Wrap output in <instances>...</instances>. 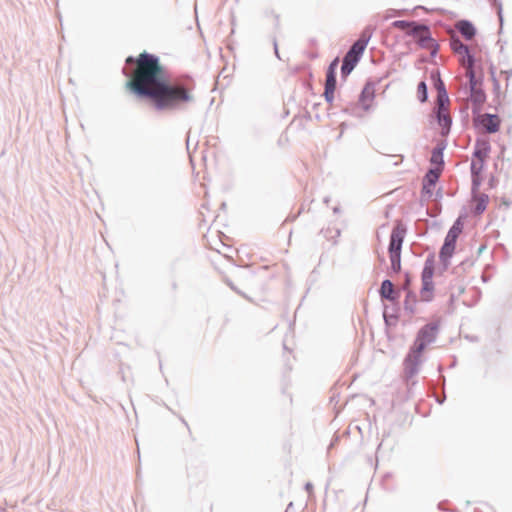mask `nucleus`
<instances>
[{
	"label": "nucleus",
	"mask_w": 512,
	"mask_h": 512,
	"mask_svg": "<svg viewBox=\"0 0 512 512\" xmlns=\"http://www.w3.org/2000/svg\"><path fill=\"white\" fill-rule=\"evenodd\" d=\"M126 64L134 69L125 87L136 97L148 100L158 111H178L195 101L194 86L182 80H169L160 59L147 52L136 58L129 56Z\"/></svg>",
	"instance_id": "1"
},
{
	"label": "nucleus",
	"mask_w": 512,
	"mask_h": 512,
	"mask_svg": "<svg viewBox=\"0 0 512 512\" xmlns=\"http://www.w3.org/2000/svg\"><path fill=\"white\" fill-rule=\"evenodd\" d=\"M436 332L437 326L432 324L425 325L420 329L414 345L404 361L406 369H410L411 372L414 371V368L419 363L421 353L435 339Z\"/></svg>",
	"instance_id": "2"
},
{
	"label": "nucleus",
	"mask_w": 512,
	"mask_h": 512,
	"mask_svg": "<svg viewBox=\"0 0 512 512\" xmlns=\"http://www.w3.org/2000/svg\"><path fill=\"white\" fill-rule=\"evenodd\" d=\"M371 34V31L365 29L361 33L359 39L352 45L350 50L346 53L341 67V72L343 76L349 75L351 71L355 68L368 45V42L371 38Z\"/></svg>",
	"instance_id": "3"
},
{
	"label": "nucleus",
	"mask_w": 512,
	"mask_h": 512,
	"mask_svg": "<svg viewBox=\"0 0 512 512\" xmlns=\"http://www.w3.org/2000/svg\"><path fill=\"white\" fill-rule=\"evenodd\" d=\"M405 234L406 229L402 223H397L391 232L388 252L391 268L395 273L401 270V248Z\"/></svg>",
	"instance_id": "4"
},
{
	"label": "nucleus",
	"mask_w": 512,
	"mask_h": 512,
	"mask_svg": "<svg viewBox=\"0 0 512 512\" xmlns=\"http://www.w3.org/2000/svg\"><path fill=\"white\" fill-rule=\"evenodd\" d=\"M435 86L438 90V97H437L438 120H439V123L441 126H443L444 128H448L451 124V118H450L449 111H448L449 98H448L447 92L445 90L444 83L442 82V80L439 77L437 78V80L435 82Z\"/></svg>",
	"instance_id": "5"
},
{
	"label": "nucleus",
	"mask_w": 512,
	"mask_h": 512,
	"mask_svg": "<svg viewBox=\"0 0 512 512\" xmlns=\"http://www.w3.org/2000/svg\"><path fill=\"white\" fill-rule=\"evenodd\" d=\"M338 66V58L334 59L328 68L325 82V91L324 96L327 101L332 102L334 98V93L336 90V69Z\"/></svg>",
	"instance_id": "6"
},
{
	"label": "nucleus",
	"mask_w": 512,
	"mask_h": 512,
	"mask_svg": "<svg viewBox=\"0 0 512 512\" xmlns=\"http://www.w3.org/2000/svg\"><path fill=\"white\" fill-rule=\"evenodd\" d=\"M442 172V168L440 167H432L427 174L425 175L423 182L422 192L431 196L433 193V187L436 184L440 174Z\"/></svg>",
	"instance_id": "7"
},
{
	"label": "nucleus",
	"mask_w": 512,
	"mask_h": 512,
	"mask_svg": "<svg viewBox=\"0 0 512 512\" xmlns=\"http://www.w3.org/2000/svg\"><path fill=\"white\" fill-rule=\"evenodd\" d=\"M477 121L486 132L495 133L499 130L500 119L496 115L483 114L478 117Z\"/></svg>",
	"instance_id": "8"
},
{
	"label": "nucleus",
	"mask_w": 512,
	"mask_h": 512,
	"mask_svg": "<svg viewBox=\"0 0 512 512\" xmlns=\"http://www.w3.org/2000/svg\"><path fill=\"white\" fill-rule=\"evenodd\" d=\"M490 150V139L487 136H483L477 140L473 156L487 159L489 157Z\"/></svg>",
	"instance_id": "9"
},
{
	"label": "nucleus",
	"mask_w": 512,
	"mask_h": 512,
	"mask_svg": "<svg viewBox=\"0 0 512 512\" xmlns=\"http://www.w3.org/2000/svg\"><path fill=\"white\" fill-rule=\"evenodd\" d=\"M410 35L413 36V38L420 44H424L427 40L430 39L429 29L426 26L417 23L411 30Z\"/></svg>",
	"instance_id": "10"
},
{
	"label": "nucleus",
	"mask_w": 512,
	"mask_h": 512,
	"mask_svg": "<svg viewBox=\"0 0 512 512\" xmlns=\"http://www.w3.org/2000/svg\"><path fill=\"white\" fill-rule=\"evenodd\" d=\"M375 94L374 85L371 83H367L360 95V102L365 109H368L373 101Z\"/></svg>",
	"instance_id": "11"
},
{
	"label": "nucleus",
	"mask_w": 512,
	"mask_h": 512,
	"mask_svg": "<svg viewBox=\"0 0 512 512\" xmlns=\"http://www.w3.org/2000/svg\"><path fill=\"white\" fill-rule=\"evenodd\" d=\"M485 161H486V159L473 156V159L471 162V172L473 175L474 184H479V182H480V175L483 171Z\"/></svg>",
	"instance_id": "12"
},
{
	"label": "nucleus",
	"mask_w": 512,
	"mask_h": 512,
	"mask_svg": "<svg viewBox=\"0 0 512 512\" xmlns=\"http://www.w3.org/2000/svg\"><path fill=\"white\" fill-rule=\"evenodd\" d=\"M456 28L467 40H471L476 32L474 26L468 21L458 22Z\"/></svg>",
	"instance_id": "13"
},
{
	"label": "nucleus",
	"mask_w": 512,
	"mask_h": 512,
	"mask_svg": "<svg viewBox=\"0 0 512 512\" xmlns=\"http://www.w3.org/2000/svg\"><path fill=\"white\" fill-rule=\"evenodd\" d=\"M474 211L476 214H481L487 207L488 196L485 194H475L473 197Z\"/></svg>",
	"instance_id": "14"
},
{
	"label": "nucleus",
	"mask_w": 512,
	"mask_h": 512,
	"mask_svg": "<svg viewBox=\"0 0 512 512\" xmlns=\"http://www.w3.org/2000/svg\"><path fill=\"white\" fill-rule=\"evenodd\" d=\"M460 62L466 68V76L469 78L470 86L476 85L475 73L473 70L474 61L472 56H468L467 60L463 57Z\"/></svg>",
	"instance_id": "15"
},
{
	"label": "nucleus",
	"mask_w": 512,
	"mask_h": 512,
	"mask_svg": "<svg viewBox=\"0 0 512 512\" xmlns=\"http://www.w3.org/2000/svg\"><path fill=\"white\" fill-rule=\"evenodd\" d=\"M450 46H451V49L459 55L460 57V60L465 57V59L467 60V57L468 56H471L469 54V50H468V47L466 45H464L460 40L458 39H452L451 40V43H450Z\"/></svg>",
	"instance_id": "16"
},
{
	"label": "nucleus",
	"mask_w": 512,
	"mask_h": 512,
	"mask_svg": "<svg viewBox=\"0 0 512 512\" xmlns=\"http://www.w3.org/2000/svg\"><path fill=\"white\" fill-rule=\"evenodd\" d=\"M456 240L446 236L444 245L440 251V257L444 260L450 258L455 250Z\"/></svg>",
	"instance_id": "17"
},
{
	"label": "nucleus",
	"mask_w": 512,
	"mask_h": 512,
	"mask_svg": "<svg viewBox=\"0 0 512 512\" xmlns=\"http://www.w3.org/2000/svg\"><path fill=\"white\" fill-rule=\"evenodd\" d=\"M380 294L383 298L388 300H395L396 295L394 292V285L390 280H384L381 285Z\"/></svg>",
	"instance_id": "18"
},
{
	"label": "nucleus",
	"mask_w": 512,
	"mask_h": 512,
	"mask_svg": "<svg viewBox=\"0 0 512 512\" xmlns=\"http://www.w3.org/2000/svg\"><path fill=\"white\" fill-rule=\"evenodd\" d=\"M471 87V99L477 104L481 105L485 102L486 96L482 89L478 88L477 85L470 86Z\"/></svg>",
	"instance_id": "19"
},
{
	"label": "nucleus",
	"mask_w": 512,
	"mask_h": 512,
	"mask_svg": "<svg viewBox=\"0 0 512 512\" xmlns=\"http://www.w3.org/2000/svg\"><path fill=\"white\" fill-rule=\"evenodd\" d=\"M433 282L422 281L421 298L424 301H429L432 298Z\"/></svg>",
	"instance_id": "20"
},
{
	"label": "nucleus",
	"mask_w": 512,
	"mask_h": 512,
	"mask_svg": "<svg viewBox=\"0 0 512 512\" xmlns=\"http://www.w3.org/2000/svg\"><path fill=\"white\" fill-rule=\"evenodd\" d=\"M462 229H463V223H462L461 219H457L455 221V223L453 224V226L448 231L446 236L450 237V239L457 240V238L459 237V235L462 232Z\"/></svg>",
	"instance_id": "21"
},
{
	"label": "nucleus",
	"mask_w": 512,
	"mask_h": 512,
	"mask_svg": "<svg viewBox=\"0 0 512 512\" xmlns=\"http://www.w3.org/2000/svg\"><path fill=\"white\" fill-rule=\"evenodd\" d=\"M430 161H431V164L433 165V167H440V168H442V164H443L442 149L435 148L432 151V155H431Z\"/></svg>",
	"instance_id": "22"
},
{
	"label": "nucleus",
	"mask_w": 512,
	"mask_h": 512,
	"mask_svg": "<svg viewBox=\"0 0 512 512\" xmlns=\"http://www.w3.org/2000/svg\"><path fill=\"white\" fill-rule=\"evenodd\" d=\"M415 22H407L403 20H397L392 23L393 27L405 31L408 35L411 34V30L415 26Z\"/></svg>",
	"instance_id": "23"
},
{
	"label": "nucleus",
	"mask_w": 512,
	"mask_h": 512,
	"mask_svg": "<svg viewBox=\"0 0 512 512\" xmlns=\"http://www.w3.org/2000/svg\"><path fill=\"white\" fill-rule=\"evenodd\" d=\"M417 95L421 102H425L427 100V86L425 82H420L417 87Z\"/></svg>",
	"instance_id": "24"
},
{
	"label": "nucleus",
	"mask_w": 512,
	"mask_h": 512,
	"mask_svg": "<svg viewBox=\"0 0 512 512\" xmlns=\"http://www.w3.org/2000/svg\"><path fill=\"white\" fill-rule=\"evenodd\" d=\"M414 305H415V299H414V297L411 298V293L408 292V295L404 301V307L406 310H409L411 313H414V311H415Z\"/></svg>",
	"instance_id": "25"
},
{
	"label": "nucleus",
	"mask_w": 512,
	"mask_h": 512,
	"mask_svg": "<svg viewBox=\"0 0 512 512\" xmlns=\"http://www.w3.org/2000/svg\"><path fill=\"white\" fill-rule=\"evenodd\" d=\"M433 268L431 266H425L422 272V281H432Z\"/></svg>",
	"instance_id": "26"
},
{
	"label": "nucleus",
	"mask_w": 512,
	"mask_h": 512,
	"mask_svg": "<svg viewBox=\"0 0 512 512\" xmlns=\"http://www.w3.org/2000/svg\"><path fill=\"white\" fill-rule=\"evenodd\" d=\"M502 75L504 76V78L507 82L506 85L508 86V82H509L510 78H512V72H504V73H502Z\"/></svg>",
	"instance_id": "27"
}]
</instances>
